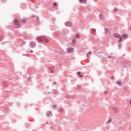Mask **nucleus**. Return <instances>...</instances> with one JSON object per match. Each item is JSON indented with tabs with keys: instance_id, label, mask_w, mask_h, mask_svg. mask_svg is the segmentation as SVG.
Listing matches in <instances>:
<instances>
[{
	"instance_id": "f257e3e1",
	"label": "nucleus",
	"mask_w": 131,
	"mask_h": 131,
	"mask_svg": "<svg viewBox=\"0 0 131 131\" xmlns=\"http://www.w3.org/2000/svg\"><path fill=\"white\" fill-rule=\"evenodd\" d=\"M31 18L35 25H38L39 24V17L38 16H32Z\"/></svg>"
},
{
	"instance_id": "f03ea898",
	"label": "nucleus",
	"mask_w": 131,
	"mask_h": 131,
	"mask_svg": "<svg viewBox=\"0 0 131 131\" xmlns=\"http://www.w3.org/2000/svg\"><path fill=\"white\" fill-rule=\"evenodd\" d=\"M36 40L39 41V42H42L43 41H45V42H48L49 41L47 38L42 36L37 37L36 38Z\"/></svg>"
},
{
	"instance_id": "7ed1b4c3",
	"label": "nucleus",
	"mask_w": 131,
	"mask_h": 131,
	"mask_svg": "<svg viewBox=\"0 0 131 131\" xmlns=\"http://www.w3.org/2000/svg\"><path fill=\"white\" fill-rule=\"evenodd\" d=\"M122 65L124 68H128L130 66L131 63L128 61H124L123 62Z\"/></svg>"
},
{
	"instance_id": "20e7f679",
	"label": "nucleus",
	"mask_w": 131,
	"mask_h": 131,
	"mask_svg": "<svg viewBox=\"0 0 131 131\" xmlns=\"http://www.w3.org/2000/svg\"><path fill=\"white\" fill-rule=\"evenodd\" d=\"M64 24L67 27H71V26H72V23L71 21H68Z\"/></svg>"
},
{
	"instance_id": "39448f33",
	"label": "nucleus",
	"mask_w": 131,
	"mask_h": 131,
	"mask_svg": "<svg viewBox=\"0 0 131 131\" xmlns=\"http://www.w3.org/2000/svg\"><path fill=\"white\" fill-rule=\"evenodd\" d=\"M14 23L17 26H20V23H19V21L17 19H14Z\"/></svg>"
},
{
	"instance_id": "423d86ee",
	"label": "nucleus",
	"mask_w": 131,
	"mask_h": 131,
	"mask_svg": "<svg viewBox=\"0 0 131 131\" xmlns=\"http://www.w3.org/2000/svg\"><path fill=\"white\" fill-rule=\"evenodd\" d=\"M35 46H36V43H35V42L32 41L30 43V48H34Z\"/></svg>"
},
{
	"instance_id": "0eeeda50",
	"label": "nucleus",
	"mask_w": 131,
	"mask_h": 131,
	"mask_svg": "<svg viewBox=\"0 0 131 131\" xmlns=\"http://www.w3.org/2000/svg\"><path fill=\"white\" fill-rule=\"evenodd\" d=\"M46 115L48 117H50L52 116V115H53V114H52V112L48 111L47 113H46Z\"/></svg>"
},
{
	"instance_id": "6e6552de",
	"label": "nucleus",
	"mask_w": 131,
	"mask_h": 131,
	"mask_svg": "<svg viewBox=\"0 0 131 131\" xmlns=\"http://www.w3.org/2000/svg\"><path fill=\"white\" fill-rule=\"evenodd\" d=\"M74 49L72 48H68L67 49V52L68 53H71V52H72V51H73Z\"/></svg>"
},
{
	"instance_id": "1a4fd4ad",
	"label": "nucleus",
	"mask_w": 131,
	"mask_h": 131,
	"mask_svg": "<svg viewBox=\"0 0 131 131\" xmlns=\"http://www.w3.org/2000/svg\"><path fill=\"white\" fill-rule=\"evenodd\" d=\"M120 37V35L118 34V33H115L114 34V37H116V38H119Z\"/></svg>"
},
{
	"instance_id": "9d476101",
	"label": "nucleus",
	"mask_w": 131,
	"mask_h": 131,
	"mask_svg": "<svg viewBox=\"0 0 131 131\" xmlns=\"http://www.w3.org/2000/svg\"><path fill=\"white\" fill-rule=\"evenodd\" d=\"M99 18H100V20H104V18H105V16H104L103 15V14H100Z\"/></svg>"
},
{
	"instance_id": "9b49d317",
	"label": "nucleus",
	"mask_w": 131,
	"mask_h": 131,
	"mask_svg": "<svg viewBox=\"0 0 131 131\" xmlns=\"http://www.w3.org/2000/svg\"><path fill=\"white\" fill-rule=\"evenodd\" d=\"M52 108L53 109H57V108H58V106H57V104H53Z\"/></svg>"
},
{
	"instance_id": "f8f14e48",
	"label": "nucleus",
	"mask_w": 131,
	"mask_h": 131,
	"mask_svg": "<svg viewBox=\"0 0 131 131\" xmlns=\"http://www.w3.org/2000/svg\"><path fill=\"white\" fill-rule=\"evenodd\" d=\"M86 2V0H79V3L81 4H83V2Z\"/></svg>"
},
{
	"instance_id": "ddd939ff",
	"label": "nucleus",
	"mask_w": 131,
	"mask_h": 131,
	"mask_svg": "<svg viewBox=\"0 0 131 131\" xmlns=\"http://www.w3.org/2000/svg\"><path fill=\"white\" fill-rule=\"evenodd\" d=\"M21 22L22 23H27V20H26V19L24 18L21 19Z\"/></svg>"
},
{
	"instance_id": "4468645a",
	"label": "nucleus",
	"mask_w": 131,
	"mask_h": 131,
	"mask_svg": "<svg viewBox=\"0 0 131 131\" xmlns=\"http://www.w3.org/2000/svg\"><path fill=\"white\" fill-rule=\"evenodd\" d=\"M116 83L118 84V85H121V81H118L116 82Z\"/></svg>"
},
{
	"instance_id": "2eb2a0df",
	"label": "nucleus",
	"mask_w": 131,
	"mask_h": 131,
	"mask_svg": "<svg viewBox=\"0 0 131 131\" xmlns=\"http://www.w3.org/2000/svg\"><path fill=\"white\" fill-rule=\"evenodd\" d=\"M118 38H119V40H118L119 42H120V43L122 42V37L120 36V37H119Z\"/></svg>"
},
{
	"instance_id": "dca6fc26",
	"label": "nucleus",
	"mask_w": 131,
	"mask_h": 131,
	"mask_svg": "<svg viewBox=\"0 0 131 131\" xmlns=\"http://www.w3.org/2000/svg\"><path fill=\"white\" fill-rule=\"evenodd\" d=\"M49 69L50 70V73H55L54 70H53L51 68H49Z\"/></svg>"
},
{
	"instance_id": "f3484780",
	"label": "nucleus",
	"mask_w": 131,
	"mask_h": 131,
	"mask_svg": "<svg viewBox=\"0 0 131 131\" xmlns=\"http://www.w3.org/2000/svg\"><path fill=\"white\" fill-rule=\"evenodd\" d=\"M27 80H28V81H29V82H30V81H31V78L30 77V76H29L28 77Z\"/></svg>"
},
{
	"instance_id": "a211bd4d",
	"label": "nucleus",
	"mask_w": 131,
	"mask_h": 131,
	"mask_svg": "<svg viewBox=\"0 0 131 131\" xmlns=\"http://www.w3.org/2000/svg\"><path fill=\"white\" fill-rule=\"evenodd\" d=\"M108 30V28H104V31H105V33H107Z\"/></svg>"
},
{
	"instance_id": "6ab92c4d",
	"label": "nucleus",
	"mask_w": 131,
	"mask_h": 131,
	"mask_svg": "<svg viewBox=\"0 0 131 131\" xmlns=\"http://www.w3.org/2000/svg\"><path fill=\"white\" fill-rule=\"evenodd\" d=\"M73 43H76V39L74 38L72 41Z\"/></svg>"
},
{
	"instance_id": "aec40b11",
	"label": "nucleus",
	"mask_w": 131,
	"mask_h": 131,
	"mask_svg": "<svg viewBox=\"0 0 131 131\" xmlns=\"http://www.w3.org/2000/svg\"><path fill=\"white\" fill-rule=\"evenodd\" d=\"M79 37H80V36L79 35V34H77L76 35V38H79Z\"/></svg>"
},
{
	"instance_id": "412c9836",
	"label": "nucleus",
	"mask_w": 131,
	"mask_h": 131,
	"mask_svg": "<svg viewBox=\"0 0 131 131\" xmlns=\"http://www.w3.org/2000/svg\"><path fill=\"white\" fill-rule=\"evenodd\" d=\"M123 37H124V38H126V37H127V35L126 34H124L122 35Z\"/></svg>"
},
{
	"instance_id": "4be33fe9",
	"label": "nucleus",
	"mask_w": 131,
	"mask_h": 131,
	"mask_svg": "<svg viewBox=\"0 0 131 131\" xmlns=\"http://www.w3.org/2000/svg\"><path fill=\"white\" fill-rule=\"evenodd\" d=\"M79 77H80V78H83L84 77V76H83V75H80L79 76Z\"/></svg>"
},
{
	"instance_id": "5701e85b",
	"label": "nucleus",
	"mask_w": 131,
	"mask_h": 131,
	"mask_svg": "<svg viewBox=\"0 0 131 131\" xmlns=\"http://www.w3.org/2000/svg\"><path fill=\"white\" fill-rule=\"evenodd\" d=\"M107 58H108V59H110V58H114V56H110V55H108V56H107Z\"/></svg>"
},
{
	"instance_id": "b1692460",
	"label": "nucleus",
	"mask_w": 131,
	"mask_h": 131,
	"mask_svg": "<svg viewBox=\"0 0 131 131\" xmlns=\"http://www.w3.org/2000/svg\"><path fill=\"white\" fill-rule=\"evenodd\" d=\"M25 43H26V42H25V41H21V45H22V46H24V45H25Z\"/></svg>"
},
{
	"instance_id": "393cba45",
	"label": "nucleus",
	"mask_w": 131,
	"mask_h": 131,
	"mask_svg": "<svg viewBox=\"0 0 131 131\" xmlns=\"http://www.w3.org/2000/svg\"><path fill=\"white\" fill-rule=\"evenodd\" d=\"M113 110H114V111H115V112H116V111H117V107H114Z\"/></svg>"
},
{
	"instance_id": "a878e982",
	"label": "nucleus",
	"mask_w": 131,
	"mask_h": 131,
	"mask_svg": "<svg viewBox=\"0 0 131 131\" xmlns=\"http://www.w3.org/2000/svg\"><path fill=\"white\" fill-rule=\"evenodd\" d=\"M59 111L60 112H62V113L64 112V110H63V108H60Z\"/></svg>"
},
{
	"instance_id": "bb28decb",
	"label": "nucleus",
	"mask_w": 131,
	"mask_h": 131,
	"mask_svg": "<svg viewBox=\"0 0 131 131\" xmlns=\"http://www.w3.org/2000/svg\"><path fill=\"white\" fill-rule=\"evenodd\" d=\"M112 121V119H110L109 120L107 121V123H110Z\"/></svg>"
},
{
	"instance_id": "cd10ccee",
	"label": "nucleus",
	"mask_w": 131,
	"mask_h": 131,
	"mask_svg": "<svg viewBox=\"0 0 131 131\" xmlns=\"http://www.w3.org/2000/svg\"><path fill=\"white\" fill-rule=\"evenodd\" d=\"M53 5L54 6V7H57V6H58V4L56 3H54Z\"/></svg>"
},
{
	"instance_id": "c85d7f7f",
	"label": "nucleus",
	"mask_w": 131,
	"mask_h": 131,
	"mask_svg": "<svg viewBox=\"0 0 131 131\" xmlns=\"http://www.w3.org/2000/svg\"><path fill=\"white\" fill-rule=\"evenodd\" d=\"M80 73H81L80 72H77V74H78V76H79L80 75Z\"/></svg>"
},
{
	"instance_id": "c756f323",
	"label": "nucleus",
	"mask_w": 131,
	"mask_h": 131,
	"mask_svg": "<svg viewBox=\"0 0 131 131\" xmlns=\"http://www.w3.org/2000/svg\"><path fill=\"white\" fill-rule=\"evenodd\" d=\"M118 47H119V48H121V43H119V44L118 45Z\"/></svg>"
},
{
	"instance_id": "7c9ffc66",
	"label": "nucleus",
	"mask_w": 131,
	"mask_h": 131,
	"mask_svg": "<svg viewBox=\"0 0 131 131\" xmlns=\"http://www.w3.org/2000/svg\"><path fill=\"white\" fill-rule=\"evenodd\" d=\"M55 84H57V82H54L53 84V85H55Z\"/></svg>"
},
{
	"instance_id": "2f4dec72",
	"label": "nucleus",
	"mask_w": 131,
	"mask_h": 131,
	"mask_svg": "<svg viewBox=\"0 0 131 131\" xmlns=\"http://www.w3.org/2000/svg\"><path fill=\"white\" fill-rule=\"evenodd\" d=\"M114 12H117V9H114Z\"/></svg>"
},
{
	"instance_id": "473e14b6",
	"label": "nucleus",
	"mask_w": 131,
	"mask_h": 131,
	"mask_svg": "<svg viewBox=\"0 0 131 131\" xmlns=\"http://www.w3.org/2000/svg\"><path fill=\"white\" fill-rule=\"evenodd\" d=\"M92 31H94V32H96V30L95 29H92Z\"/></svg>"
},
{
	"instance_id": "72a5a7b5",
	"label": "nucleus",
	"mask_w": 131,
	"mask_h": 131,
	"mask_svg": "<svg viewBox=\"0 0 131 131\" xmlns=\"http://www.w3.org/2000/svg\"><path fill=\"white\" fill-rule=\"evenodd\" d=\"M51 69H55V66H53Z\"/></svg>"
},
{
	"instance_id": "f704fd0d",
	"label": "nucleus",
	"mask_w": 131,
	"mask_h": 131,
	"mask_svg": "<svg viewBox=\"0 0 131 131\" xmlns=\"http://www.w3.org/2000/svg\"><path fill=\"white\" fill-rule=\"evenodd\" d=\"M111 79H114V76H112Z\"/></svg>"
},
{
	"instance_id": "c9c22d12",
	"label": "nucleus",
	"mask_w": 131,
	"mask_h": 131,
	"mask_svg": "<svg viewBox=\"0 0 131 131\" xmlns=\"http://www.w3.org/2000/svg\"><path fill=\"white\" fill-rule=\"evenodd\" d=\"M28 75H31V73H30V72H28Z\"/></svg>"
},
{
	"instance_id": "e433bc0d",
	"label": "nucleus",
	"mask_w": 131,
	"mask_h": 131,
	"mask_svg": "<svg viewBox=\"0 0 131 131\" xmlns=\"http://www.w3.org/2000/svg\"><path fill=\"white\" fill-rule=\"evenodd\" d=\"M88 54H89V55H91V54H92V52H89Z\"/></svg>"
},
{
	"instance_id": "4c0bfd02",
	"label": "nucleus",
	"mask_w": 131,
	"mask_h": 131,
	"mask_svg": "<svg viewBox=\"0 0 131 131\" xmlns=\"http://www.w3.org/2000/svg\"><path fill=\"white\" fill-rule=\"evenodd\" d=\"M3 39V36H0V39Z\"/></svg>"
},
{
	"instance_id": "58836bf2",
	"label": "nucleus",
	"mask_w": 131,
	"mask_h": 131,
	"mask_svg": "<svg viewBox=\"0 0 131 131\" xmlns=\"http://www.w3.org/2000/svg\"><path fill=\"white\" fill-rule=\"evenodd\" d=\"M30 52H31V53H33V51H32V50H31Z\"/></svg>"
},
{
	"instance_id": "ea45409f",
	"label": "nucleus",
	"mask_w": 131,
	"mask_h": 131,
	"mask_svg": "<svg viewBox=\"0 0 131 131\" xmlns=\"http://www.w3.org/2000/svg\"><path fill=\"white\" fill-rule=\"evenodd\" d=\"M86 57H89V54H86Z\"/></svg>"
},
{
	"instance_id": "a19ab883",
	"label": "nucleus",
	"mask_w": 131,
	"mask_h": 131,
	"mask_svg": "<svg viewBox=\"0 0 131 131\" xmlns=\"http://www.w3.org/2000/svg\"><path fill=\"white\" fill-rule=\"evenodd\" d=\"M17 105H18V106H19V103H17Z\"/></svg>"
},
{
	"instance_id": "79ce46f5",
	"label": "nucleus",
	"mask_w": 131,
	"mask_h": 131,
	"mask_svg": "<svg viewBox=\"0 0 131 131\" xmlns=\"http://www.w3.org/2000/svg\"><path fill=\"white\" fill-rule=\"evenodd\" d=\"M48 123H49L48 122H47V123H46V124H48Z\"/></svg>"
},
{
	"instance_id": "37998d69",
	"label": "nucleus",
	"mask_w": 131,
	"mask_h": 131,
	"mask_svg": "<svg viewBox=\"0 0 131 131\" xmlns=\"http://www.w3.org/2000/svg\"><path fill=\"white\" fill-rule=\"evenodd\" d=\"M5 2H7V0H5Z\"/></svg>"
},
{
	"instance_id": "c03bdc74",
	"label": "nucleus",
	"mask_w": 131,
	"mask_h": 131,
	"mask_svg": "<svg viewBox=\"0 0 131 131\" xmlns=\"http://www.w3.org/2000/svg\"><path fill=\"white\" fill-rule=\"evenodd\" d=\"M113 54V53H111V55H112Z\"/></svg>"
}]
</instances>
